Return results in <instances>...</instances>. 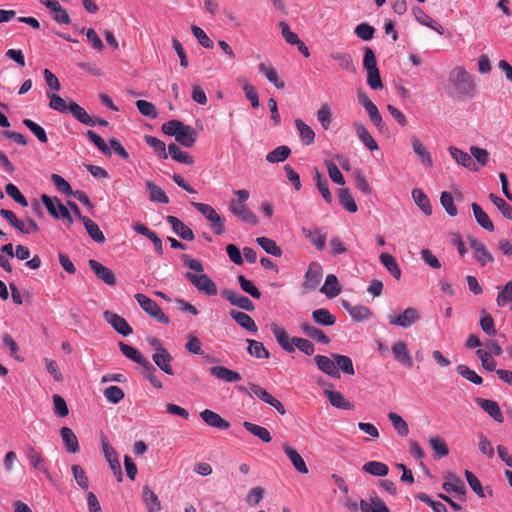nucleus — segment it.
Wrapping results in <instances>:
<instances>
[{"instance_id": "f257e3e1", "label": "nucleus", "mask_w": 512, "mask_h": 512, "mask_svg": "<svg viewBox=\"0 0 512 512\" xmlns=\"http://www.w3.org/2000/svg\"><path fill=\"white\" fill-rule=\"evenodd\" d=\"M271 331L279 344V346L288 353L295 352V349L298 348L305 355H313L315 352L314 344L305 338L300 337H290L287 331L277 325H271Z\"/></svg>"}, {"instance_id": "f03ea898", "label": "nucleus", "mask_w": 512, "mask_h": 512, "mask_svg": "<svg viewBox=\"0 0 512 512\" xmlns=\"http://www.w3.org/2000/svg\"><path fill=\"white\" fill-rule=\"evenodd\" d=\"M449 80L461 96L469 98L474 96L476 90L474 79L464 68H454L450 73Z\"/></svg>"}, {"instance_id": "7ed1b4c3", "label": "nucleus", "mask_w": 512, "mask_h": 512, "mask_svg": "<svg viewBox=\"0 0 512 512\" xmlns=\"http://www.w3.org/2000/svg\"><path fill=\"white\" fill-rule=\"evenodd\" d=\"M191 204L210 222V227L216 235H222L225 232V219L212 206L198 202H191Z\"/></svg>"}, {"instance_id": "20e7f679", "label": "nucleus", "mask_w": 512, "mask_h": 512, "mask_svg": "<svg viewBox=\"0 0 512 512\" xmlns=\"http://www.w3.org/2000/svg\"><path fill=\"white\" fill-rule=\"evenodd\" d=\"M237 388L242 393H245V394L249 393V394L255 395L263 402H265V403L269 404L270 406H272L273 408H275L281 415H284L286 413V410H285L283 404L278 399L273 397L266 389H264L260 385L254 384V383H249L248 387L238 386Z\"/></svg>"}, {"instance_id": "39448f33", "label": "nucleus", "mask_w": 512, "mask_h": 512, "mask_svg": "<svg viewBox=\"0 0 512 512\" xmlns=\"http://www.w3.org/2000/svg\"><path fill=\"white\" fill-rule=\"evenodd\" d=\"M41 201L46 207L49 214L56 219H63L68 225L73 224V218L68 208L58 199L51 198L50 196L43 194Z\"/></svg>"}, {"instance_id": "423d86ee", "label": "nucleus", "mask_w": 512, "mask_h": 512, "mask_svg": "<svg viewBox=\"0 0 512 512\" xmlns=\"http://www.w3.org/2000/svg\"><path fill=\"white\" fill-rule=\"evenodd\" d=\"M135 299L139 306L153 319L162 324H168L169 318L163 313L159 305L148 296L137 293Z\"/></svg>"}, {"instance_id": "0eeeda50", "label": "nucleus", "mask_w": 512, "mask_h": 512, "mask_svg": "<svg viewBox=\"0 0 512 512\" xmlns=\"http://www.w3.org/2000/svg\"><path fill=\"white\" fill-rule=\"evenodd\" d=\"M185 276L197 288L199 292H202L208 296H214L217 294V286L207 274H194L187 272Z\"/></svg>"}, {"instance_id": "6e6552de", "label": "nucleus", "mask_w": 512, "mask_h": 512, "mask_svg": "<svg viewBox=\"0 0 512 512\" xmlns=\"http://www.w3.org/2000/svg\"><path fill=\"white\" fill-rule=\"evenodd\" d=\"M420 319V315L415 308H406L401 314L388 315V321L391 325L402 328H409Z\"/></svg>"}, {"instance_id": "1a4fd4ad", "label": "nucleus", "mask_w": 512, "mask_h": 512, "mask_svg": "<svg viewBox=\"0 0 512 512\" xmlns=\"http://www.w3.org/2000/svg\"><path fill=\"white\" fill-rule=\"evenodd\" d=\"M224 299L230 302L231 305L237 306L246 311H253L255 306L253 302L247 297L237 291L231 289H224L221 292Z\"/></svg>"}, {"instance_id": "9d476101", "label": "nucleus", "mask_w": 512, "mask_h": 512, "mask_svg": "<svg viewBox=\"0 0 512 512\" xmlns=\"http://www.w3.org/2000/svg\"><path fill=\"white\" fill-rule=\"evenodd\" d=\"M103 317L122 336H128L133 332L129 323L122 316L111 311H105Z\"/></svg>"}, {"instance_id": "9b49d317", "label": "nucleus", "mask_w": 512, "mask_h": 512, "mask_svg": "<svg viewBox=\"0 0 512 512\" xmlns=\"http://www.w3.org/2000/svg\"><path fill=\"white\" fill-rule=\"evenodd\" d=\"M322 275L323 271L321 265L317 262H311L304 275V282L302 284L304 289H316L322 279Z\"/></svg>"}, {"instance_id": "f8f14e48", "label": "nucleus", "mask_w": 512, "mask_h": 512, "mask_svg": "<svg viewBox=\"0 0 512 512\" xmlns=\"http://www.w3.org/2000/svg\"><path fill=\"white\" fill-rule=\"evenodd\" d=\"M88 264L99 280L109 286H114L116 284V276L110 268L102 265L99 261L94 259H90Z\"/></svg>"}, {"instance_id": "ddd939ff", "label": "nucleus", "mask_w": 512, "mask_h": 512, "mask_svg": "<svg viewBox=\"0 0 512 512\" xmlns=\"http://www.w3.org/2000/svg\"><path fill=\"white\" fill-rule=\"evenodd\" d=\"M229 211L243 222L256 225L258 218L255 213L245 204H237L236 202L229 203Z\"/></svg>"}, {"instance_id": "4468645a", "label": "nucleus", "mask_w": 512, "mask_h": 512, "mask_svg": "<svg viewBox=\"0 0 512 512\" xmlns=\"http://www.w3.org/2000/svg\"><path fill=\"white\" fill-rule=\"evenodd\" d=\"M392 353L397 362L402 366L411 369L413 367V359L407 347V344L398 340L392 345Z\"/></svg>"}, {"instance_id": "2eb2a0df", "label": "nucleus", "mask_w": 512, "mask_h": 512, "mask_svg": "<svg viewBox=\"0 0 512 512\" xmlns=\"http://www.w3.org/2000/svg\"><path fill=\"white\" fill-rule=\"evenodd\" d=\"M201 419L210 427L220 430H227L230 428V423L222 418L218 413L205 409L200 412Z\"/></svg>"}, {"instance_id": "dca6fc26", "label": "nucleus", "mask_w": 512, "mask_h": 512, "mask_svg": "<svg viewBox=\"0 0 512 512\" xmlns=\"http://www.w3.org/2000/svg\"><path fill=\"white\" fill-rule=\"evenodd\" d=\"M475 402L496 422L502 423L504 421L501 409L496 401L477 397Z\"/></svg>"}, {"instance_id": "f3484780", "label": "nucleus", "mask_w": 512, "mask_h": 512, "mask_svg": "<svg viewBox=\"0 0 512 512\" xmlns=\"http://www.w3.org/2000/svg\"><path fill=\"white\" fill-rule=\"evenodd\" d=\"M302 233L305 238H307L311 244H313L316 249L323 250L326 244L327 233L323 228H302Z\"/></svg>"}, {"instance_id": "a211bd4d", "label": "nucleus", "mask_w": 512, "mask_h": 512, "mask_svg": "<svg viewBox=\"0 0 512 512\" xmlns=\"http://www.w3.org/2000/svg\"><path fill=\"white\" fill-rule=\"evenodd\" d=\"M167 222L171 225L172 230L182 239L186 241L194 240L195 236L193 231L180 219L175 216L168 215Z\"/></svg>"}, {"instance_id": "6ab92c4d", "label": "nucleus", "mask_w": 512, "mask_h": 512, "mask_svg": "<svg viewBox=\"0 0 512 512\" xmlns=\"http://www.w3.org/2000/svg\"><path fill=\"white\" fill-rule=\"evenodd\" d=\"M27 457L34 469L41 471L50 481H52V476L46 467L45 459L40 452L36 451L34 447L28 446Z\"/></svg>"}, {"instance_id": "aec40b11", "label": "nucleus", "mask_w": 512, "mask_h": 512, "mask_svg": "<svg viewBox=\"0 0 512 512\" xmlns=\"http://www.w3.org/2000/svg\"><path fill=\"white\" fill-rule=\"evenodd\" d=\"M468 239L471 248L474 250L476 259L482 266H484L487 262H492L494 260L491 253L487 250L486 246L481 241L474 237H469Z\"/></svg>"}, {"instance_id": "412c9836", "label": "nucleus", "mask_w": 512, "mask_h": 512, "mask_svg": "<svg viewBox=\"0 0 512 512\" xmlns=\"http://www.w3.org/2000/svg\"><path fill=\"white\" fill-rule=\"evenodd\" d=\"M282 448L287 457L289 458V460L291 461V463L293 464L294 468L301 474H307V465L303 460L302 456L297 452V450L288 444H283Z\"/></svg>"}, {"instance_id": "4be33fe9", "label": "nucleus", "mask_w": 512, "mask_h": 512, "mask_svg": "<svg viewBox=\"0 0 512 512\" xmlns=\"http://www.w3.org/2000/svg\"><path fill=\"white\" fill-rule=\"evenodd\" d=\"M449 152L452 158L461 166L468 168L471 171L478 170L476 163L473 161L471 155H469L468 153L453 146L449 147Z\"/></svg>"}, {"instance_id": "5701e85b", "label": "nucleus", "mask_w": 512, "mask_h": 512, "mask_svg": "<svg viewBox=\"0 0 512 512\" xmlns=\"http://www.w3.org/2000/svg\"><path fill=\"white\" fill-rule=\"evenodd\" d=\"M60 435L64 443L65 449L68 453H77L80 450L78 439L69 427H62L60 429Z\"/></svg>"}, {"instance_id": "b1692460", "label": "nucleus", "mask_w": 512, "mask_h": 512, "mask_svg": "<svg viewBox=\"0 0 512 512\" xmlns=\"http://www.w3.org/2000/svg\"><path fill=\"white\" fill-rule=\"evenodd\" d=\"M314 360L318 369L325 374L335 378L340 377L339 370L336 368L335 360L323 355H316Z\"/></svg>"}, {"instance_id": "393cba45", "label": "nucleus", "mask_w": 512, "mask_h": 512, "mask_svg": "<svg viewBox=\"0 0 512 512\" xmlns=\"http://www.w3.org/2000/svg\"><path fill=\"white\" fill-rule=\"evenodd\" d=\"M209 371L212 376L229 383L237 382L242 379L238 372L230 370L224 366H213Z\"/></svg>"}, {"instance_id": "a878e982", "label": "nucleus", "mask_w": 512, "mask_h": 512, "mask_svg": "<svg viewBox=\"0 0 512 512\" xmlns=\"http://www.w3.org/2000/svg\"><path fill=\"white\" fill-rule=\"evenodd\" d=\"M359 508L361 512H390L385 502L377 496L370 497L369 501L362 499Z\"/></svg>"}, {"instance_id": "bb28decb", "label": "nucleus", "mask_w": 512, "mask_h": 512, "mask_svg": "<svg viewBox=\"0 0 512 512\" xmlns=\"http://www.w3.org/2000/svg\"><path fill=\"white\" fill-rule=\"evenodd\" d=\"M152 360L156 364V366L161 369L163 372H165L168 375H173L174 371L172 368V360L173 357L168 352V350H164L160 353H154L152 355Z\"/></svg>"}, {"instance_id": "cd10ccee", "label": "nucleus", "mask_w": 512, "mask_h": 512, "mask_svg": "<svg viewBox=\"0 0 512 512\" xmlns=\"http://www.w3.org/2000/svg\"><path fill=\"white\" fill-rule=\"evenodd\" d=\"M229 314L231 318L242 328L250 332H257V325L255 324L253 318L248 314L237 310H231Z\"/></svg>"}, {"instance_id": "c85d7f7f", "label": "nucleus", "mask_w": 512, "mask_h": 512, "mask_svg": "<svg viewBox=\"0 0 512 512\" xmlns=\"http://www.w3.org/2000/svg\"><path fill=\"white\" fill-rule=\"evenodd\" d=\"M342 306L356 321H362L372 315L368 307L362 305H352L347 300L342 301Z\"/></svg>"}, {"instance_id": "c756f323", "label": "nucleus", "mask_w": 512, "mask_h": 512, "mask_svg": "<svg viewBox=\"0 0 512 512\" xmlns=\"http://www.w3.org/2000/svg\"><path fill=\"white\" fill-rule=\"evenodd\" d=\"M411 144L414 153L418 156L420 162L426 167H432L433 160L431 154L426 150L422 142L416 137H411Z\"/></svg>"}, {"instance_id": "7c9ffc66", "label": "nucleus", "mask_w": 512, "mask_h": 512, "mask_svg": "<svg viewBox=\"0 0 512 512\" xmlns=\"http://www.w3.org/2000/svg\"><path fill=\"white\" fill-rule=\"evenodd\" d=\"M353 126L358 138L370 151L379 149L377 142L373 139L367 128L362 123L356 122Z\"/></svg>"}, {"instance_id": "2f4dec72", "label": "nucleus", "mask_w": 512, "mask_h": 512, "mask_svg": "<svg viewBox=\"0 0 512 512\" xmlns=\"http://www.w3.org/2000/svg\"><path fill=\"white\" fill-rule=\"evenodd\" d=\"M320 292L325 294L329 299L338 296L341 292L338 279L334 274L326 276L323 286L320 288Z\"/></svg>"}, {"instance_id": "473e14b6", "label": "nucleus", "mask_w": 512, "mask_h": 512, "mask_svg": "<svg viewBox=\"0 0 512 512\" xmlns=\"http://www.w3.org/2000/svg\"><path fill=\"white\" fill-rule=\"evenodd\" d=\"M70 113L81 123L88 126H95L96 121L94 117H91L86 110L76 102L72 101L69 104Z\"/></svg>"}, {"instance_id": "72a5a7b5", "label": "nucleus", "mask_w": 512, "mask_h": 512, "mask_svg": "<svg viewBox=\"0 0 512 512\" xmlns=\"http://www.w3.org/2000/svg\"><path fill=\"white\" fill-rule=\"evenodd\" d=\"M70 113L81 123L88 126H95L96 121L94 117H91L86 110L76 102L72 101L69 104Z\"/></svg>"}, {"instance_id": "f704fd0d", "label": "nucleus", "mask_w": 512, "mask_h": 512, "mask_svg": "<svg viewBox=\"0 0 512 512\" xmlns=\"http://www.w3.org/2000/svg\"><path fill=\"white\" fill-rule=\"evenodd\" d=\"M175 139L185 147H192L197 140V132L193 127L183 124V128Z\"/></svg>"}, {"instance_id": "c9c22d12", "label": "nucleus", "mask_w": 512, "mask_h": 512, "mask_svg": "<svg viewBox=\"0 0 512 512\" xmlns=\"http://www.w3.org/2000/svg\"><path fill=\"white\" fill-rule=\"evenodd\" d=\"M471 208L477 223L487 231H494V224L487 213L477 203H472Z\"/></svg>"}, {"instance_id": "e433bc0d", "label": "nucleus", "mask_w": 512, "mask_h": 512, "mask_svg": "<svg viewBox=\"0 0 512 512\" xmlns=\"http://www.w3.org/2000/svg\"><path fill=\"white\" fill-rule=\"evenodd\" d=\"M324 394L332 406L343 410L353 409V404H351L350 401L347 400L342 393L338 391L325 390Z\"/></svg>"}, {"instance_id": "4c0bfd02", "label": "nucleus", "mask_w": 512, "mask_h": 512, "mask_svg": "<svg viewBox=\"0 0 512 512\" xmlns=\"http://www.w3.org/2000/svg\"><path fill=\"white\" fill-rule=\"evenodd\" d=\"M146 189L149 193V199L152 202H158L162 204H168L169 203V197L166 195V193L154 182L151 180H147L145 182Z\"/></svg>"}, {"instance_id": "58836bf2", "label": "nucleus", "mask_w": 512, "mask_h": 512, "mask_svg": "<svg viewBox=\"0 0 512 512\" xmlns=\"http://www.w3.org/2000/svg\"><path fill=\"white\" fill-rule=\"evenodd\" d=\"M412 197L415 204L420 208V210L427 216L432 214V207L430 204V200L427 195L419 188H414L412 190Z\"/></svg>"}, {"instance_id": "ea45409f", "label": "nucleus", "mask_w": 512, "mask_h": 512, "mask_svg": "<svg viewBox=\"0 0 512 512\" xmlns=\"http://www.w3.org/2000/svg\"><path fill=\"white\" fill-rule=\"evenodd\" d=\"M416 20L433 30H435L438 34L443 35L445 30L442 25L438 24L433 18L427 15L422 9L418 8L414 12Z\"/></svg>"}, {"instance_id": "a19ab883", "label": "nucleus", "mask_w": 512, "mask_h": 512, "mask_svg": "<svg viewBox=\"0 0 512 512\" xmlns=\"http://www.w3.org/2000/svg\"><path fill=\"white\" fill-rule=\"evenodd\" d=\"M380 262L397 280L401 278V269L396 259L389 253L383 252L379 256Z\"/></svg>"}, {"instance_id": "79ce46f5", "label": "nucleus", "mask_w": 512, "mask_h": 512, "mask_svg": "<svg viewBox=\"0 0 512 512\" xmlns=\"http://www.w3.org/2000/svg\"><path fill=\"white\" fill-rule=\"evenodd\" d=\"M143 502L148 512H159L161 510V503L158 496L149 487L143 488Z\"/></svg>"}, {"instance_id": "37998d69", "label": "nucleus", "mask_w": 512, "mask_h": 512, "mask_svg": "<svg viewBox=\"0 0 512 512\" xmlns=\"http://www.w3.org/2000/svg\"><path fill=\"white\" fill-rule=\"evenodd\" d=\"M295 126L299 132V136L301 138V141L305 145H311L314 143L315 140V132L313 129L307 125L305 122H303L301 119L295 120Z\"/></svg>"}, {"instance_id": "c03bdc74", "label": "nucleus", "mask_w": 512, "mask_h": 512, "mask_svg": "<svg viewBox=\"0 0 512 512\" xmlns=\"http://www.w3.org/2000/svg\"><path fill=\"white\" fill-rule=\"evenodd\" d=\"M243 427L264 443H269L272 440L270 432L265 427L251 423L249 421H244Z\"/></svg>"}, {"instance_id": "a18cd8bd", "label": "nucleus", "mask_w": 512, "mask_h": 512, "mask_svg": "<svg viewBox=\"0 0 512 512\" xmlns=\"http://www.w3.org/2000/svg\"><path fill=\"white\" fill-rule=\"evenodd\" d=\"M312 319L315 323L323 326H332L336 322V318L326 308L316 309L312 312Z\"/></svg>"}, {"instance_id": "49530a36", "label": "nucleus", "mask_w": 512, "mask_h": 512, "mask_svg": "<svg viewBox=\"0 0 512 512\" xmlns=\"http://www.w3.org/2000/svg\"><path fill=\"white\" fill-rule=\"evenodd\" d=\"M259 71L265 76V78L271 82L276 88L278 89H283L284 86H285V83L284 81H282L276 70L270 66V65H267L265 63H261L259 65Z\"/></svg>"}, {"instance_id": "de8ad7c7", "label": "nucleus", "mask_w": 512, "mask_h": 512, "mask_svg": "<svg viewBox=\"0 0 512 512\" xmlns=\"http://www.w3.org/2000/svg\"><path fill=\"white\" fill-rule=\"evenodd\" d=\"M119 348L124 356H126L128 359L132 360L133 362L139 364L142 366L145 364L148 360L143 357V355L134 347L120 341L119 342Z\"/></svg>"}, {"instance_id": "09e8293b", "label": "nucleus", "mask_w": 512, "mask_h": 512, "mask_svg": "<svg viewBox=\"0 0 512 512\" xmlns=\"http://www.w3.org/2000/svg\"><path fill=\"white\" fill-rule=\"evenodd\" d=\"M301 329L308 337L322 344H328L330 342L329 337L324 333V331L309 323H303L301 325Z\"/></svg>"}, {"instance_id": "8fccbe9b", "label": "nucleus", "mask_w": 512, "mask_h": 512, "mask_svg": "<svg viewBox=\"0 0 512 512\" xmlns=\"http://www.w3.org/2000/svg\"><path fill=\"white\" fill-rule=\"evenodd\" d=\"M362 470L365 473L371 474L373 476H379V477L386 476L389 472L388 466L385 463L379 462V461L366 462L362 466Z\"/></svg>"}, {"instance_id": "3c124183", "label": "nucleus", "mask_w": 512, "mask_h": 512, "mask_svg": "<svg viewBox=\"0 0 512 512\" xmlns=\"http://www.w3.org/2000/svg\"><path fill=\"white\" fill-rule=\"evenodd\" d=\"M168 151L172 159L177 162L187 165H192L194 163L193 157L189 153L182 151L180 147L174 143L168 145Z\"/></svg>"}, {"instance_id": "603ef678", "label": "nucleus", "mask_w": 512, "mask_h": 512, "mask_svg": "<svg viewBox=\"0 0 512 512\" xmlns=\"http://www.w3.org/2000/svg\"><path fill=\"white\" fill-rule=\"evenodd\" d=\"M248 353L258 359H268L270 357L269 351L264 347L262 342L248 339Z\"/></svg>"}, {"instance_id": "864d4df0", "label": "nucleus", "mask_w": 512, "mask_h": 512, "mask_svg": "<svg viewBox=\"0 0 512 512\" xmlns=\"http://www.w3.org/2000/svg\"><path fill=\"white\" fill-rule=\"evenodd\" d=\"M83 225L88 233V235L97 243H103L105 241V236L103 232L100 230L97 223L91 220L89 217L83 219Z\"/></svg>"}, {"instance_id": "5fc2aeb1", "label": "nucleus", "mask_w": 512, "mask_h": 512, "mask_svg": "<svg viewBox=\"0 0 512 512\" xmlns=\"http://www.w3.org/2000/svg\"><path fill=\"white\" fill-rule=\"evenodd\" d=\"M448 479L450 481L445 482L442 485V488L446 492L449 493V492L453 491L457 494H465V492H466L465 484L459 477L455 476L454 474H449Z\"/></svg>"}, {"instance_id": "6e6d98bb", "label": "nucleus", "mask_w": 512, "mask_h": 512, "mask_svg": "<svg viewBox=\"0 0 512 512\" xmlns=\"http://www.w3.org/2000/svg\"><path fill=\"white\" fill-rule=\"evenodd\" d=\"M330 57L333 60H336L339 62V66L341 69L354 72L355 71V65L353 63V59L349 53H342L339 51H334L330 54Z\"/></svg>"}, {"instance_id": "4d7b16f0", "label": "nucleus", "mask_w": 512, "mask_h": 512, "mask_svg": "<svg viewBox=\"0 0 512 512\" xmlns=\"http://www.w3.org/2000/svg\"><path fill=\"white\" fill-rule=\"evenodd\" d=\"M339 202L349 212L355 213L358 209L357 204L348 188L339 190Z\"/></svg>"}, {"instance_id": "13d9d810", "label": "nucleus", "mask_w": 512, "mask_h": 512, "mask_svg": "<svg viewBox=\"0 0 512 512\" xmlns=\"http://www.w3.org/2000/svg\"><path fill=\"white\" fill-rule=\"evenodd\" d=\"M256 242L268 254H271L275 257H280L282 255L281 248L277 245V243L274 240L263 236L258 237L256 239Z\"/></svg>"}, {"instance_id": "bf43d9fd", "label": "nucleus", "mask_w": 512, "mask_h": 512, "mask_svg": "<svg viewBox=\"0 0 512 512\" xmlns=\"http://www.w3.org/2000/svg\"><path fill=\"white\" fill-rule=\"evenodd\" d=\"M290 153L291 150L288 146H278L266 155V160L270 163L284 162L289 157Z\"/></svg>"}, {"instance_id": "052dcab7", "label": "nucleus", "mask_w": 512, "mask_h": 512, "mask_svg": "<svg viewBox=\"0 0 512 512\" xmlns=\"http://www.w3.org/2000/svg\"><path fill=\"white\" fill-rule=\"evenodd\" d=\"M142 375L150 382V384L157 388L161 389L163 387L162 382L160 379L155 375L156 369L155 367L150 363L148 360L145 364L142 366Z\"/></svg>"}, {"instance_id": "680f3d73", "label": "nucleus", "mask_w": 512, "mask_h": 512, "mask_svg": "<svg viewBox=\"0 0 512 512\" xmlns=\"http://www.w3.org/2000/svg\"><path fill=\"white\" fill-rule=\"evenodd\" d=\"M332 357L335 360L336 368L338 367L343 373L348 375L355 374L353 362L350 357L340 354H332Z\"/></svg>"}, {"instance_id": "e2e57ef3", "label": "nucleus", "mask_w": 512, "mask_h": 512, "mask_svg": "<svg viewBox=\"0 0 512 512\" xmlns=\"http://www.w3.org/2000/svg\"><path fill=\"white\" fill-rule=\"evenodd\" d=\"M388 418L400 436L406 437L409 434L408 424L400 415L394 412H389Z\"/></svg>"}, {"instance_id": "0e129e2a", "label": "nucleus", "mask_w": 512, "mask_h": 512, "mask_svg": "<svg viewBox=\"0 0 512 512\" xmlns=\"http://www.w3.org/2000/svg\"><path fill=\"white\" fill-rule=\"evenodd\" d=\"M489 199L505 218L512 220V206H510L504 199L493 193L489 195Z\"/></svg>"}, {"instance_id": "69168bd1", "label": "nucleus", "mask_w": 512, "mask_h": 512, "mask_svg": "<svg viewBox=\"0 0 512 512\" xmlns=\"http://www.w3.org/2000/svg\"><path fill=\"white\" fill-rule=\"evenodd\" d=\"M22 123L35 135L39 142L47 143L48 137L43 127L31 119H24Z\"/></svg>"}, {"instance_id": "338daca9", "label": "nucleus", "mask_w": 512, "mask_h": 512, "mask_svg": "<svg viewBox=\"0 0 512 512\" xmlns=\"http://www.w3.org/2000/svg\"><path fill=\"white\" fill-rule=\"evenodd\" d=\"M429 444L438 458L445 457L449 454V448L444 439L433 437L430 438Z\"/></svg>"}, {"instance_id": "774afa93", "label": "nucleus", "mask_w": 512, "mask_h": 512, "mask_svg": "<svg viewBox=\"0 0 512 512\" xmlns=\"http://www.w3.org/2000/svg\"><path fill=\"white\" fill-rule=\"evenodd\" d=\"M512 300V279L506 283L504 288L498 293L496 302L499 307L505 306Z\"/></svg>"}]
</instances>
